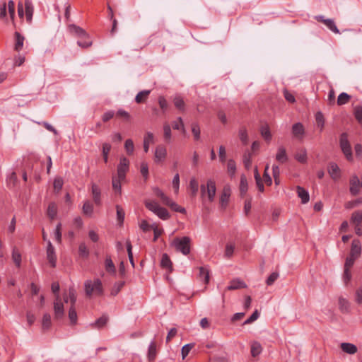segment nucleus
<instances>
[{
	"label": "nucleus",
	"mask_w": 362,
	"mask_h": 362,
	"mask_svg": "<svg viewBox=\"0 0 362 362\" xmlns=\"http://www.w3.org/2000/svg\"><path fill=\"white\" fill-rule=\"evenodd\" d=\"M84 288L86 294L88 297H90L93 294L100 296L103 293L102 282L99 279H94L93 281H86Z\"/></svg>",
	"instance_id": "nucleus-1"
},
{
	"label": "nucleus",
	"mask_w": 362,
	"mask_h": 362,
	"mask_svg": "<svg viewBox=\"0 0 362 362\" xmlns=\"http://www.w3.org/2000/svg\"><path fill=\"white\" fill-rule=\"evenodd\" d=\"M144 204L146 209L156 214L162 220H168L170 216L168 210L160 206L155 201L146 200Z\"/></svg>",
	"instance_id": "nucleus-2"
},
{
	"label": "nucleus",
	"mask_w": 362,
	"mask_h": 362,
	"mask_svg": "<svg viewBox=\"0 0 362 362\" xmlns=\"http://www.w3.org/2000/svg\"><path fill=\"white\" fill-rule=\"evenodd\" d=\"M190 242L191 240L187 236L182 238H175L171 245L175 247L176 251L180 252L184 255H187L190 252Z\"/></svg>",
	"instance_id": "nucleus-3"
},
{
	"label": "nucleus",
	"mask_w": 362,
	"mask_h": 362,
	"mask_svg": "<svg viewBox=\"0 0 362 362\" xmlns=\"http://www.w3.org/2000/svg\"><path fill=\"white\" fill-rule=\"evenodd\" d=\"M7 7L10 18L12 21L13 23H14L15 4L13 0L8 1V4H6L5 1L2 3V4L0 6V19L4 21L5 22H7Z\"/></svg>",
	"instance_id": "nucleus-4"
},
{
	"label": "nucleus",
	"mask_w": 362,
	"mask_h": 362,
	"mask_svg": "<svg viewBox=\"0 0 362 362\" xmlns=\"http://www.w3.org/2000/svg\"><path fill=\"white\" fill-rule=\"evenodd\" d=\"M201 196L204 197L207 194L208 199L210 202L214 200L216 195V183L213 180H209L206 185H202L200 187Z\"/></svg>",
	"instance_id": "nucleus-5"
},
{
	"label": "nucleus",
	"mask_w": 362,
	"mask_h": 362,
	"mask_svg": "<svg viewBox=\"0 0 362 362\" xmlns=\"http://www.w3.org/2000/svg\"><path fill=\"white\" fill-rule=\"evenodd\" d=\"M339 144L341 149L347 158L348 160L353 159L352 150L350 143L348 140V134L346 133H342L340 136Z\"/></svg>",
	"instance_id": "nucleus-6"
},
{
	"label": "nucleus",
	"mask_w": 362,
	"mask_h": 362,
	"mask_svg": "<svg viewBox=\"0 0 362 362\" xmlns=\"http://www.w3.org/2000/svg\"><path fill=\"white\" fill-rule=\"evenodd\" d=\"M129 161L125 157H122L119 159V163L117 167V176L120 179H125L126 174L129 171Z\"/></svg>",
	"instance_id": "nucleus-7"
},
{
	"label": "nucleus",
	"mask_w": 362,
	"mask_h": 362,
	"mask_svg": "<svg viewBox=\"0 0 362 362\" xmlns=\"http://www.w3.org/2000/svg\"><path fill=\"white\" fill-rule=\"evenodd\" d=\"M54 319L57 320H62L64 315V304L61 300L59 294L56 295L54 301Z\"/></svg>",
	"instance_id": "nucleus-8"
},
{
	"label": "nucleus",
	"mask_w": 362,
	"mask_h": 362,
	"mask_svg": "<svg viewBox=\"0 0 362 362\" xmlns=\"http://www.w3.org/2000/svg\"><path fill=\"white\" fill-rule=\"evenodd\" d=\"M68 28L71 33L83 39H89V35L82 28L75 24H71Z\"/></svg>",
	"instance_id": "nucleus-9"
},
{
	"label": "nucleus",
	"mask_w": 362,
	"mask_h": 362,
	"mask_svg": "<svg viewBox=\"0 0 362 362\" xmlns=\"http://www.w3.org/2000/svg\"><path fill=\"white\" fill-rule=\"evenodd\" d=\"M47 258L49 262L51 264L52 267H56L57 257L55 255V250L53 247L50 240L47 241Z\"/></svg>",
	"instance_id": "nucleus-10"
},
{
	"label": "nucleus",
	"mask_w": 362,
	"mask_h": 362,
	"mask_svg": "<svg viewBox=\"0 0 362 362\" xmlns=\"http://www.w3.org/2000/svg\"><path fill=\"white\" fill-rule=\"evenodd\" d=\"M350 193L356 196L360 192V180L357 175H353L349 180Z\"/></svg>",
	"instance_id": "nucleus-11"
},
{
	"label": "nucleus",
	"mask_w": 362,
	"mask_h": 362,
	"mask_svg": "<svg viewBox=\"0 0 362 362\" xmlns=\"http://www.w3.org/2000/svg\"><path fill=\"white\" fill-rule=\"evenodd\" d=\"M361 254V242L358 239H355L351 243V247L350 250V256L358 259Z\"/></svg>",
	"instance_id": "nucleus-12"
},
{
	"label": "nucleus",
	"mask_w": 362,
	"mask_h": 362,
	"mask_svg": "<svg viewBox=\"0 0 362 362\" xmlns=\"http://www.w3.org/2000/svg\"><path fill=\"white\" fill-rule=\"evenodd\" d=\"M91 194L95 204L100 206L101 204V189L99 186L95 183L91 185Z\"/></svg>",
	"instance_id": "nucleus-13"
},
{
	"label": "nucleus",
	"mask_w": 362,
	"mask_h": 362,
	"mask_svg": "<svg viewBox=\"0 0 362 362\" xmlns=\"http://www.w3.org/2000/svg\"><path fill=\"white\" fill-rule=\"evenodd\" d=\"M160 267L168 271V273H171L173 272V263L170 260L168 254L164 253L162 255L161 260H160Z\"/></svg>",
	"instance_id": "nucleus-14"
},
{
	"label": "nucleus",
	"mask_w": 362,
	"mask_h": 362,
	"mask_svg": "<svg viewBox=\"0 0 362 362\" xmlns=\"http://www.w3.org/2000/svg\"><path fill=\"white\" fill-rule=\"evenodd\" d=\"M230 196V188L229 186H225L220 197L221 205L223 208H225L227 206Z\"/></svg>",
	"instance_id": "nucleus-15"
},
{
	"label": "nucleus",
	"mask_w": 362,
	"mask_h": 362,
	"mask_svg": "<svg viewBox=\"0 0 362 362\" xmlns=\"http://www.w3.org/2000/svg\"><path fill=\"white\" fill-rule=\"evenodd\" d=\"M125 179H120L117 176H112V189L115 192V193L119 196L122 195V186L121 182L124 181Z\"/></svg>",
	"instance_id": "nucleus-16"
},
{
	"label": "nucleus",
	"mask_w": 362,
	"mask_h": 362,
	"mask_svg": "<svg viewBox=\"0 0 362 362\" xmlns=\"http://www.w3.org/2000/svg\"><path fill=\"white\" fill-rule=\"evenodd\" d=\"M14 50L16 52H20L23 47L25 37L20 33L16 31L14 33Z\"/></svg>",
	"instance_id": "nucleus-17"
},
{
	"label": "nucleus",
	"mask_w": 362,
	"mask_h": 362,
	"mask_svg": "<svg viewBox=\"0 0 362 362\" xmlns=\"http://www.w3.org/2000/svg\"><path fill=\"white\" fill-rule=\"evenodd\" d=\"M33 11L34 8L31 1L30 0H25V18L28 23L32 22Z\"/></svg>",
	"instance_id": "nucleus-18"
},
{
	"label": "nucleus",
	"mask_w": 362,
	"mask_h": 362,
	"mask_svg": "<svg viewBox=\"0 0 362 362\" xmlns=\"http://www.w3.org/2000/svg\"><path fill=\"white\" fill-rule=\"evenodd\" d=\"M288 159V158L285 147L282 146H279L276 154V160L281 163H284L287 162Z\"/></svg>",
	"instance_id": "nucleus-19"
},
{
	"label": "nucleus",
	"mask_w": 362,
	"mask_h": 362,
	"mask_svg": "<svg viewBox=\"0 0 362 362\" xmlns=\"http://www.w3.org/2000/svg\"><path fill=\"white\" fill-rule=\"evenodd\" d=\"M340 347L344 352L348 354H354L358 351L356 346L351 343L343 342L340 344Z\"/></svg>",
	"instance_id": "nucleus-20"
},
{
	"label": "nucleus",
	"mask_w": 362,
	"mask_h": 362,
	"mask_svg": "<svg viewBox=\"0 0 362 362\" xmlns=\"http://www.w3.org/2000/svg\"><path fill=\"white\" fill-rule=\"evenodd\" d=\"M317 18L319 21L322 22L329 30H331L334 33H339V31L333 20L324 19L322 16H319Z\"/></svg>",
	"instance_id": "nucleus-21"
},
{
	"label": "nucleus",
	"mask_w": 362,
	"mask_h": 362,
	"mask_svg": "<svg viewBox=\"0 0 362 362\" xmlns=\"http://www.w3.org/2000/svg\"><path fill=\"white\" fill-rule=\"evenodd\" d=\"M296 192L301 199V203L305 204L309 202L310 196L308 192L300 186H297Z\"/></svg>",
	"instance_id": "nucleus-22"
},
{
	"label": "nucleus",
	"mask_w": 362,
	"mask_h": 362,
	"mask_svg": "<svg viewBox=\"0 0 362 362\" xmlns=\"http://www.w3.org/2000/svg\"><path fill=\"white\" fill-rule=\"evenodd\" d=\"M109 320V317L106 315H103L100 318L96 320L93 323L90 324L93 328L101 329L104 327Z\"/></svg>",
	"instance_id": "nucleus-23"
},
{
	"label": "nucleus",
	"mask_w": 362,
	"mask_h": 362,
	"mask_svg": "<svg viewBox=\"0 0 362 362\" xmlns=\"http://www.w3.org/2000/svg\"><path fill=\"white\" fill-rule=\"evenodd\" d=\"M157 355V346L154 341H152L148 349V359L149 362H153Z\"/></svg>",
	"instance_id": "nucleus-24"
},
{
	"label": "nucleus",
	"mask_w": 362,
	"mask_h": 362,
	"mask_svg": "<svg viewBox=\"0 0 362 362\" xmlns=\"http://www.w3.org/2000/svg\"><path fill=\"white\" fill-rule=\"evenodd\" d=\"M305 133L303 125L300 123H296L292 127V134L294 136L301 138Z\"/></svg>",
	"instance_id": "nucleus-25"
},
{
	"label": "nucleus",
	"mask_w": 362,
	"mask_h": 362,
	"mask_svg": "<svg viewBox=\"0 0 362 362\" xmlns=\"http://www.w3.org/2000/svg\"><path fill=\"white\" fill-rule=\"evenodd\" d=\"M167 154L166 148L163 146H158L156 148L155 159L156 161H160L163 160Z\"/></svg>",
	"instance_id": "nucleus-26"
},
{
	"label": "nucleus",
	"mask_w": 362,
	"mask_h": 362,
	"mask_svg": "<svg viewBox=\"0 0 362 362\" xmlns=\"http://www.w3.org/2000/svg\"><path fill=\"white\" fill-rule=\"evenodd\" d=\"M247 285L245 283L238 279H234L230 282L227 289L229 291L235 290L241 288H246Z\"/></svg>",
	"instance_id": "nucleus-27"
},
{
	"label": "nucleus",
	"mask_w": 362,
	"mask_h": 362,
	"mask_svg": "<svg viewBox=\"0 0 362 362\" xmlns=\"http://www.w3.org/2000/svg\"><path fill=\"white\" fill-rule=\"evenodd\" d=\"M151 93L150 90H141L138 93V94L136 95L135 101L136 103H144L147 100L149 94Z\"/></svg>",
	"instance_id": "nucleus-28"
},
{
	"label": "nucleus",
	"mask_w": 362,
	"mask_h": 362,
	"mask_svg": "<svg viewBox=\"0 0 362 362\" xmlns=\"http://www.w3.org/2000/svg\"><path fill=\"white\" fill-rule=\"evenodd\" d=\"M105 270L110 274H115L116 268L110 256H106L105 261Z\"/></svg>",
	"instance_id": "nucleus-29"
},
{
	"label": "nucleus",
	"mask_w": 362,
	"mask_h": 362,
	"mask_svg": "<svg viewBox=\"0 0 362 362\" xmlns=\"http://www.w3.org/2000/svg\"><path fill=\"white\" fill-rule=\"evenodd\" d=\"M247 189L248 185L246 176L245 175H242L240 176V193L241 197H244L246 194Z\"/></svg>",
	"instance_id": "nucleus-30"
},
{
	"label": "nucleus",
	"mask_w": 362,
	"mask_h": 362,
	"mask_svg": "<svg viewBox=\"0 0 362 362\" xmlns=\"http://www.w3.org/2000/svg\"><path fill=\"white\" fill-rule=\"evenodd\" d=\"M328 172L333 179H337L339 177V168L334 163H329Z\"/></svg>",
	"instance_id": "nucleus-31"
},
{
	"label": "nucleus",
	"mask_w": 362,
	"mask_h": 362,
	"mask_svg": "<svg viewBox=\"0 0 362 362\" xmlns=\"http://www.w3.org/2000/svg\"><path fill=\"white\" fill-rule=\"evenodd\" d=\"M339 306L342 313H347L350 310V303L346 298L343 297L339 298Z\"/></svg>",
	"instance_id": "nucleus-32"
},
{
	"label": "nucleus",
	"mask_w": 362,
	"mask_h": 362,
	"mask_svg": "<svg viewBox=\"0 0 362 362\" xmlns=\"http://www.w3.org/2000/svg\"><path fill=\"white\" fill-rule=\"evenodd\" d=\"M315 121L317 127L320 129V132H322L325 127V117L322 112L318 111L316 112Z\"/></svg>",
	"instance_id": "nucleus-33"
},
{
	"label": "nucleus",
	"mask_w": 362,
	"mask_h": 362,
	"mask_svg": "<svg viewBox=\"0 0 362 362\" xmlns=\"http://www.w3.org/2000/svg\"><path fill=\"white\" fill-rule=\"evenodd\" d=\"M260 134L267 141H271L272 134L268 124H264L260 128Z\"/></svg>",
	"instance_id": "nucleus-34"
},
{
	"label": "nucleus",
	"mask_w": 362,
	"mask_h": 362,
	"mask_svg": "<svg viewBox=\"0 0 362 362\" xmlns=\"http://www.w3.org/2000/svg\"><path fill=\"white\" fill-rule=\"evenodd\" d=\"M51 316L48 313L44 314L42 320V329L43 331L49 329L51 327Z\"/></svg>",
	"instance_id": "nucleus-35"
},
{
	"label": "nucleus",
	"mask_w": 362,
	"mask_h": 362,
	"mask_svg": "<svg viewBox=\"0 0 362 362\" xmlns=\"http://www.w3.org/2000/svg\"><path fill=\"white\" fill-rule=\"evenodd\" d=\"M351 222L354 225L361 224V223H362V211L358 210V211H354L351 214Z\"/></svg>",
	"instance_id": "nucleus-36"
},
{
	"label": "nucleus",
	"mask_w": 362,
	"mask_h": 362,
	"mask_svg": "<svg viewBox=\"0 0 362 362\" xmlns=\"http://www.w3.org/2000/svg\"><path fill=\"white\" fill-rule=\"evenodd\" d=\"M153 142V134L151 132H147L144 139V150L148 152L150 143Z\"/></svg>",
	"instance_id": "nucleus-37"
},
{
	"label": "nucleus",
	"mask_w": 362,
	"mask_h": 362,
	"mask_svg": "<svg viewBox=\"0 0 362 362\" xmlns=\"http://www.w3.org/2000/svg\"><path fill=\"white\" fill-rule=\"evenodd\" d=\"M350 100L351 95H349L346 93H341L339 95L337 98V103L338 105L341 106L347 104Z\"/></svg>",
	"instance_id": "nucleus-38"
},
{
	"label": "nucleus",
	"mask_w": 362,
	"mask_h": 362,
	"mask_svg": "<svg viewBox=\"0 0 362 362\" xmlns=\"http://www.w3.org/2000/svg\"><path fill=\"white\" fill-rule=\"evenodd\" d=\"M82 211L83 214L91 216L93 213V205L89 201H86L83 203Z\"/></svg>",
	"instance_id": "nucleus-39"
},
{
	"label": "nucleus",
	"mask_w": 362,
	"mask_h": 362,
	"mask_svg": "<svg viewBox=\"0 0 362 362\" xmlns=\"http://www.w3.org/2000/svg\"><path fill=\"white\" fill-rule=\"evenodd\" d=\"M295 158L301 163L307 162V151L305 148L299 150L295 155Z\"/></svg>",
	"instance_id": "nucleus-40"
},
{
	"label": "nucleus",
	"mask_w": 362,
	"mask_h": 362,
	"mask_svg": "<svg viewBox=\"0 0 362 362\" xmlns=\"http://www.w3.org/2000/svg\"><path fill=\"white\" fill-rule=\"evenodd\" d=\"M166 206L170 207V209L176 212H180L181 214H185L186 210L185 208L179 206L177 203L173 202L171 199L169 201L168 204H166Z\"/></svg>",
	"instance_id": "nucleus-41"
},
{
	"label": "nucleus",
	"mask_w": 362,
	"mask_h": 362,
	"mask_svg": "<svg viewBox=\"0 0 362 362\" xmlns=\"http://www.w3.org/2000/svg\"><path fill=\"white\" fill-rule=\"evenodd\" d=\"M57 205L54 202L50 203L47 208V216L51 219H54L57 216Z\"/></svg>",
	"instance_id": "nucleus-42"
},
{
	"label": "nucleus",
	"mask_w": 362,
	"mask_h": 362,
	"mask_svg": "<svg viewBox=\"0 0 362 362\" xmlns=\"http://www.w3.org/2000/svg\"><path fill=\"white\" fill-rule=\"evenodd\" d=\"M189 188L192 192V196L195 197L198 192L199 184L194 177H192L189 181Z\"/></svg>",
	"instance_id": "nucleus-43"
},
{
	"label": "nucleus",
	"mask_w": 362,
	"mask_h": 362,
	"mask_svg": "<svg viewBox=\"0 0 362 362\" xmlns=\"http://www.w3.org/2000/svg\"><path fill=\"white\" fill-rule=\"evenodd\" d=\"M262 346L259 342L255 341L251 346V354L253 357L258 356L262 352Z\"/></svg>",
	"instance_id": "nucleus-44"
},
{
	"label": "nucleus",
	"mask_w": 362,
	"mask_h": 362,
	"mask_svg": "<svg viewBox=\"0 0 362 362\" xmlns=\"http://www.w3.org/2000/svg\"><path fill=\"white\" fill-rule=\"evenodd\" d=\"M173 103L176 108H177L178 110L182 111L185 110V104L182 97L176 95L173 98Z\"/></svg>",
	"instance_id": "nucleus-45"
},
{
	"label": "nucleus",
	"mask_w": 362,
	"mask_h": 362,
	"mask_svg": "<svg viewBox=\"0 0 362 362\" xmlns=\"http://www.w3.org/2000/svg\"><path fill=\"white\" fill-rule=\"evenodd\" d=\"M238 135L240 141L243 144H247L248 142V136L247 129L245 127H242L240 128L238 132Z\"/></svg>",
	"instance_id": "nucleus-46"
},
{
	"label": "nucleus",
	"mask_w": 362,
	"mask_h": 362,
	"mask_svg": "<svg viewBox=\"0 0 362 362\" xmlns=\"http://www.w3.org/2000/svg\"><path fill=\"white\" fill-rule=\"evenodd\" d=\"M69 298L71 303L70 307H75L76 303V292L74 287H70L69 288Z\"/></svg>",
	"instance_id": "nucleus-47"
},
{
	"label": "nucleus",
	"mask_w": 362,
	"mask_h": 362,
	"mask_svg": "<svg viewBox=\"0 0 362 362\" xmlns=\"http://www.w3.org/2000/svg\"><path fill=\"white\" fill-rule=\"evenodd\" d=\"M163 136L166 142H170L171 141V128L168 123L163 125Z\"/></svg>",
	"instance_id": "nucleus-48"
},
{
	"label": "nucleus",
	"mask_w": 362,
	"mask_h": 362,
	"mask_svg": "<svg viewBox=\"0 0 362 362\" xmlns=\"http://www.w3.org/2000/svg\"><path fill=\"white\" fill-rule=\"evenodd\" d=\"M69 318L71 325H76L77 323V313L76 307H70L69 310Z\"/></svg>",
	"instance_id": "nucleus-49"
},
{
	"label": "nucleus",
	"mask_w": 362,
	"mask_h": 362,
	"mask_svg": "<svg viewBox=\"0 0 362 362\" xmlns=\"http://www.w3.org/2000/svg\"><path fill=\"white\" fill-rule=\"evenodd\" d=\"M12 259L16 267H20L21 264V255L16 248H13L12 252Z\"/></svg>",
	"instance_id": "nucleus-50"
},
{
	"label": "nucleus",
	"mask_w": 362,
	"mask_h": 362,
	"mask_svg": "<svg viewBox=\"0 0 362 362\" xmlns=\"http://www.w3.org/2000/svg\"><path fill=\"white\" fill-rule=\"evenodd\" d=\"M64 181L60 177H56L54 180L53 187L54 191L59 192L63 187Z\"/></svg>",
	"instance_id": "nucleus-51"
},
{
	"label": "nucleus",
	"mask_w": 362,
	"mask_h": 362,
	"mask_svg": "<svg viewBox=\"0 0 362 362\" xmlns=\"http://www.w3.org/2000/svg\"><path fill=\"white\" fill-rule=\"evenodd\" d=\"M199 277L204 279L205 284H208L209 281V272L205 267H199Z\"/></svg>",
	"instance_id": "nucleus-52"
},
{
	"label": "nucleus",
	"mask_w": 362,
	"mask_h": 362,
	"mask_svg": "<svg viewBox=\"0 0 362 362\" xmlns=\"http://www.w3.org/2000/svg\"><path fill=\"white\" fill-rule=\"evenodd\" d=\"M227 170H228V174L230 176H233L235 175V173L236 172V164L233 160H232V159L228 160V164H227Z\"/></svg>",
	"instance_id": "nucleus-53"
},
{
	"label": "nucleus",
	"mask_w": 362,
	"mask_h": 362,
	"mask_svg": "<svg viewBox=\"0 0 362 362\" xmlns=\"http://www.w3.org/2000/svg\"><path fill=\"white\" fill-rule=\"evenodd\" d=\"M172 126L174 129H177V130L181 129L183 133L185 132V126H184V123H183L182 117H178L176 121H174L173 122Z\"/></svg>",
	"instance_id": "nucleus-54"
},
{
	"label": "nucleus",
	"mask_w": 362,
	"mask_h": 362,
	"mask_svg": "<svg viewBox=\"0 0 362 362\" xmlns=\"http://www.w3.org/2000/svg\"><path fill=\"white\" fill-rule=\"evenodd\" d=\"M192 132L194 135V139L196 141H198L200 139V127L197 123L192 124Z\"/></svg>",
	"instance_id": "nucleus-55"
},
{
	"label": "nucleus",
	"mask_w": 362,
	"mask_h": 362,
	"mask_svg": "<svg viewBox=\"0 0 362 362\" xmlns=\"http://www.w3.org/2000/svg\"><path fill=\"white\" fill-rule=\"evenodd\" d=\"M111 150V145L108 143L103 144V156L105 163H107L108 154Z\"/></svg>",
	"instance_id": "nucleus-56"
},
{
	"label": "nucleus",
	"mask_w": 362,
	"mask_h": 362,
	"mask_svg": "<svg viewBox=\"0 0 362 362\" xmlns=\"http://www.w3.org/2000/svg\"><path fill=\"white\" fill-rule=\"evenodd\" d=\"M243 164L246 169L249 170L252 165V154L250 153H245L243 155Z\"/></svg>",
	"instance_id": "nucleus-57"
},
{
	"label": "nucleus",
	"mask_w": 362,
	"mask_h": 362,
	"mask_svg": "<svg viewBox=\"0 0 362 362\" xmlns=\"http://www.w3.org/2000/svg\"><path fill=\"white\" fill-rule=\"evenodd\" d=\"M124 148L128 155H132L134 150V142L132 139H127L124 144Z\"/></svg>",
	"instance_id": "nucleus-58"
},
{
	"label": "nucleus",
	"mask_w": 362,
	"mask_h": 362,
	"mask_svg": "<svg viewBox=\"0 0 362 362\" xmlns=\"http://www.w3.org/2000/svg\"><path fill=\"white\" fill-rule=\"evenodd\" d=\"M124 281H119V282L115 283L111 290V293H110L111 295L113 296H115L116 295H117L118 293L122 289V288L124 286Z\"/></svg>",
	"instance_id": "nucleus-59"
},
{
	"label": "nucleus",
	"mask_w": 362,
	"mask_h": 362,
	"mask_svg": "<svg viewBox=\"0 0 362 362\" xmlns=\"http://www.w3.org/2000/svg\"><path fill=\"white\" fill-rule=\"evenodd\" d=\"M116 116L123 118L127 122L129 121L131 119L129 113L123 109L118 110L116 113Z\"/></svg>",
	"instance_id": "nucleus-60"
},
{
	"label": "nucleus",
	"mask_w": 362,
	"mask_h": 362,
	"mask_svg": "<svg viewBox=\"0 0 362 362\" xmlns=\"http://www.w3.org/2000/svg\"><path fill=\"white\" fill-rule=\"evenodd\" d=\"M193 347L194 344H187L182 346L181 350L182 359L185 358Z\"/></svg>",
	"instance_id": "nucleus-61"
},
{
	"label": "nucleus",
	"mask_w": 362,
	"mask_h": 362,
	"mask_svg": "<svg viewBox=\"0 0 362 362\" xmlns=\"http://www.w3.org/2000/svg\"><path fill=\"white\" fill-rule=\"evenodd\" d=\"M354 113L356 119L362 124V106L355 107Z\"/></svg>",
	"instance_id": "nucleus-62"
},
{
	"label": "nucleus",
	"mask_w": 362,
	"mask_h": 362,
	"mask_svg": "<svg viewBox=\"0 0 362 362\" xmlns=\"http://www.w3.org/2000/svg\"><path fill=\"white\" fill-rule=\"evenodd\" d=\"M117 209V218L120 223H122L124 219V211L119 205L116 206Z\"/></svg>",
	"instance_id": "nucleus-63"
},
{
	"label": "nucleus",
	"mask_w": 362,
	"mask_h": 362,
	"mask_svg": "<svg viewBox=\"0 0 362 362\" xmlns=\"http://www.w3.org/2000/svg\"><path fill=\"white\" fill-rule=\"evenodd\" d=\"M78 252L81 256L87 257L89 255V251L87 246L84 243H81L78 247Z\"/></svg>",
	"instance_id": "nucleus-64"
}]
</instances>
